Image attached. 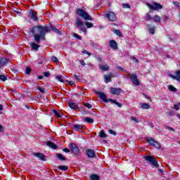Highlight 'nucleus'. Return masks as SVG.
Returning <instances> with one entry per match:
<instances>
[{
  "label": "nucleus",
  "instance_id": "nucleus-22",
  "mask_svg": "<svg viewBox=\"0 0 180 180\" xmlns=\"http://www.w3.org/2000/svg\"><path fill=\"white\" fill-rule=\"evenodd\" d=\"M151 25H148L147 27L150 32V33H151V34H154L155 32V27H150Z\"/></svg>",
  "mask_w": 180,
  "mask_h": 180
},
{
  "label": "nucleus",
  "instance_id": "nucleus-21",
  "mask_svg": "<svg viewBox=\"0 0 180 180\" xmlns=\"http://www.w3.org/2000/svg\"><path fill=\"white\" fill-rule=\"evenodd\" d=\"M146 141L150 144V146H154V143L155 142V140H154L152 138L146 137Z\"/></svg>",
  "mask_w": 180,
  "mask_h": 180
},
{
  "label": "nucleus",
  "instance_id": "nucleus-41",
  "mask_svg": "<svg viewBox=\"0 0 180 180\" xmlns=\"http://www.w3.org/2000/svg\"><path fill=\"white\" fill-rule=\"evenodd\" d=\"M53 113H54L56 117H61V115H60V112L57 110H53Z\"/></svg>",
  "mask_w": 180,
  "mask_h": 180
},
{
  "label": "nucleus",
  "instance_id": "nucleus-8",
  "mask_svg": "<svg viewBox=\"0 0 180 180\" xmlns=\"http://www.w3.org/2000/svg\"><path fill=\"white\" fill-rule=\"evenodd\" d=\"M105 18L108 19V22H115L116 19V14L114 12L110 11L105 14Z\"/></svg>",
  "mask_w": 180,
  "mask_h": 180
},
{
  "label": "nucleus",
  "instance_id": "nucleus-16",
  "mask_svg": "<svg viewBox=\"0 0 180 180\" xmlns=\"http://www.w3.org/2000/svg\"><path fill=\"white\" fill-rule=\"evenodd\" d=\"M113 77V75L112 73H110L108 75H104V79L105 84H108L109 82H112V77Z\"/></svg>",
  "mask_w": 180,
  "mask_h": 180
},
{
  "label": "nucleus",
  "instance_id": "nucleus-10",
  "mask_svg": "<svg viewBox=\"0 0 180 180\" xmlns=\"http://www.w3.org/2000/svg\"><path fill=\"white\" fill-rule=\"evenodd\" d=\"M174 75L172 74H169V78H172V79H176V81H178V82H180V70H176V72H174Z\"/></svg>",
  "mask_w": 180,
  "mask_h": 180
},
{
  "label": "nucleus",
  "instance_id": "nucleus-55",
  "mask_svg": "<svg viewBox=\"0 0 180 180\" xmlns=\"http://www.w3.org/2000/svg\"><path fill=\"white\" fill-rule=\"evenodd\" d=\"M174 6L179 8V3L178 1H173Z\"/></svg>",
  "mask_w": 180,
  "mask_h": 180
},
{
  "label": "nucleus",
  "instance_id": "nucleus-2",
  "mask_svg": "<svg viewBox=\"0 0 180 180\" xmlns=\"http://www.w3.org/2000/svg\"><path fill=\"white\" fill-rule=\"evenodd\" d=\"M76 13H77L79 16H81L82 19H84V20H92V17L82 8H77Z\"/></svg>",
  "mask_w": 180,
  "mask_h": 180
},
{
  "label": "nucleus",
  "instance_id": "nucleus-20",
  "mask_svg": "<svg viewBox=\"0 0 180 180\" xmlns=\"http://www.w3.org/2000/svg\"><path fill=\"white\" fill-rule=\"evenodd\" d=\"M73 129L76 130V131H81V130L84 129V125L75 124H73Z\"/></svg>",
  "mask_w": 180,
  "mask_h": 180
},
{
  "label": "nucleus",
  "instance_id": "nucleus-25",
  "mask_svg": "<svg viewBox=\"0 0 180 180\" xmlns=\"http://www.w3.org/2000/svg\"><path fill=\"white\" fill-rule=\"evenodd\" d=\"M109 102H112V103H115V105H117V106H118V108H122V103L117 102V101H116V100L110 98Z\"/></svg>",
  "mask_w": 180,
  "mask_h": 180
},
{
  "label": "nucleus",
  "instance_id": "nucleus-5",
  "mask_svg": "<svg viewBox=\"0 0 180 180\" xmlns=\"http://www.w3.org/2000/svg\"><path fill=\"white\" fill-rule=\"evenodd\" d=\"M75 25L76 27H79L82 32H83L84 33H86V28L85 27V25H84V22H82L81 18H77L76 19Z\"/></svg>",
  "mask_w": 180,
  "mask_h": 180
},
{
  "label": "nucleus",
  "instance_id": "nucleus-50",
  "mask_svg": "<svg viewBox=\"0 0 180 180\" xmlns=\"http://www.w3.org/2000/svg\"><path fill=\"white\" fill-rule=\"evenodd\" d=\"M130 119H131V120H132L133 122H135V123H139V120L136 119V117H131Z\"/></svg>",
  "mask_w": 180,
  "mask_h": 180
},
{
  "label": "nucleus",
  "instance_id": "nucleus-9",
  "mask_svg": "<svg viewBox=\"0 0 180 180\" xmlns=\"http://www.w3.org/2000/svg\"><path fill=\"white\" fill-rule=\"evenodd\" d=\"M96 94L100 98V99L103 100V102H105V103H108V102H109V99H108V96H106V94H105V93L101 92V91H97Z\"/></svg>",
  "mask_w": 180,
  "mask_h": 180
},
{
  "label": "nucleus",
  "instance_id": "nucleus-51",
  "mask_svg": "<svg viewBox=\"0 0 180 180\" xmlns=\"http://www.w3.org/2000/svg\"><path fill=\"white\" fill-rule=\"evenodd\" d=\"M109 133H110V134H112L113 136H116V131H115L112 129H109Z\"/></svg>",
  "mask_w": 180,
  "mask_h": 180
},
{
  "label": "nucleus",
  "instance_id": "nucleus-43",
  "mask_svg": "<svg viewBox=\"0 0 180 180\" xmlns=\"http://www.w3.org/2000/svg\"><path fill=\"white\" fill-rule=\"evenodd\" d=\"M52 61H53V63H56V64H58V59L57 58V57L56 56H53L51 58Z\"/></svg>",
  "mask_w": 180,
  "mask_h": 180
},
{
  "label": "nucleus",
  "instance_id": "nucleus-15",
  "mask_svg": "<svg viewBox=\"0 0 180 180\" xmlns=\"http://www.w3.org/2000/svg\"><path fill=\"white\" fill-rule=\"evenodd\" d=\"M30 47L32 51H38L39 49H40V45L37 44L35 42H32L30 44Z\"/></svg>",
  "mask_w": 180,
  "mask_h": 180
},
{
  "label": "nucleus",
  "instance_id": "nucleus-54",
  "mask_svg": "<svg viewBox=\"0 0 180 180\" xmlns=\"http://www.w3.org/2000/svg\"><path fill=\"white\" fill-rule=\"evenodd\" d=\"M117 69L119 70V71H126L125 69H123L121 66H117Z\"/></svg>",
  "mask_w": 180,
  "mask_h": 180
},
{
  "label": "nucleus",
  "instance_id": "nucleus-57",
  "mask_svg": "<svg viewBox=\"0 0 180 180\" xmlns=\"http://www.w3.org/2000/svg\"><path fill=\"white\" fill-rule=\"evenodd\" d=\"M13 13H17V15H18L19 16H20V15H22V13L20 11H18L16 10H14Z\"/></svg>",
  "mask_w": 180,
  "mask_h": 180
},
{
  "label": "nucleus",
  "instance_id": "nucleus-30",
  "mask_svg": "<svg viewBox=\"0 0 180 180\" xmlns=\"http://www.w3.org/2000/svg\"><path fill=\"white\" fill-rule=\"evenodd\" d=\"M100 70H102V71H108L109 66H108L107 65H100Z\"/></svg>",
  "mask_w": 180,
  "mask_h": 180
},
{
  "label": "nucleus",
  "instance_id": "nucleus-36",
  "mask_svg": "<svg viewBox=\"0 0 180 180\" xmlns=\"http://www.w3.org/2000/svg\"><path fill=\"white\" fill-rule=\"evenodd\" d=\"M153 147H155V148H161V145L158 142L155 141Z\"/></svg>",
  "mask_w": 180,
  "mask_h": 180
},
{
  "label": "nucleus",
  "instance_id": "nucleus-23",
  "mask_svg": "<svg viewBox=\"0 0 180 180\" xmlns=\"http://www.w3.org/2000/svg\"><path fill=\"white\" fill-rule=\"evenodd\" d=\"M48 27H50V31L52 30L54 32V33H60V30L57 29L56 27L53 26V25H50V26H47Z\"/></svg>",
  "mask_w": 180,
  "mask_h": 180
},
{
  "label": "nucleus",
  "instance_id": "nucleus-39",
  "mask_svg": "<svg viewBox=\"0 0 180 180\" xmlns=\"http://www.w3.org/2000/svg\"><path fill=\"white\" fill-rule=\"evenodd\" d=\"M165 129H166V130H169V131H175V129H174V128L169 127L167 125H164Z\"/></svg>",
  "mask_w": 180,
  "mask_h": 180
},
{
  "label": "nucleus",
  "instance_id": "nucleus-62",
  "mask_svg": "<svg viewBox=\"0 0 180 180\" xmlns=\"http://www.w3.org/2000/svg\"><path fill=\"white\" fill-rule=\"evenodd\" d=\"M0 110H4V105L0 104Z\"/></svg>",
  "mask_w": 180,
  "mask_h": 180
},
{
  "label": "nucleus",
  "instance_id": "nucleus-40",
  "mask_svg": "<svg viewBox=\"0 0 180 180\" xmlns=\"http://www.w3.org/2000/svg\"><path fill=\"white\" fill-rule=\"evenodd\" d=\"M141 106L142 109H150V105L148 103H143Z\"/></svg>",
  "mask_w": 180,
  "mask_h": 180
},
{
  "label": "nucleus",
  "instance_id": "nucleus-29",
  "mask_svg": "<svg viewBox=\"0 0 180 180\" xmlns=\"http://www.w3.org/2000/svg\"><path fill=\"white\" fill-rule=\"evenodd\" d=\"M113 33H115V34H117V36H119V37H122L123 36L122 34V32L119 30H116V29L113 30Z\"/></svg>",
  "mask_w": 180,
  "mask_h": 180
},
{
  "label": "nucleus",
  "instance_id": "nucleus-59",
  "mask_svg": "<svg viewBox=\"0 0 180 180\" xmlns=\"http://www.w3.org/2000/svg\"><path fill=\"white\" fill-rule=\"evenodd\" d=\"M79 63H80L81 65H82V67H85V61L82 60H79Z\"/></svg>",
  "mask_w": 180,
  "mask_h": 180
},
{
  "label": "nucleus",
  "instance_id": "nucleus-56",
  "mask_svg": "<svg viewBox=\"0 0 180 180\" xmlns=\"http://www.w3.org/2000/svg\"><path fill=\"white\" fill-rule=\"evenodd\" d=\"M174 109H175V110H179V105L174 104Z\"/></svg>",
  "mask_w": 180,
  "mask_h": 180
},
{
  "label": "nucleus",
  "instance_id": "nucleus-47",
  "mask_svg": "<svg viewBox=\"0 0 180 180\" xmlns=\"http://www.w3.org/2000/svg\"><path fill=\"white\" fill-rule=\"evenodd\" d=\"M0 80L4 82L6 81V77H5V75H0Z\"/></svg>",
  "mask_w": 180,
  "mask_h": 180
},
{
  "label": "nucleus",
  "instance_id": "nucleus-34",
  "mask_svg": "<svg viewBox=\"0 0 180 180\" xmlns=\"http://www.w3.org/2000/svg\"><path fill=\"white\" fill-rule=\"evenodd\" d=\"M85 122H86V123H94V119H92L89 117H86L85 118Z\"/></svg>",
  "mask_w": 180,
  "mask_h": 180
},
{
  "label": "nucleus",
  "instance_id": "nucleus-46",
  "mask_svg": "<svg viewBox=\"0 0 180 180\" xmlns=\"http://www.w3.org/2000/svg\"><path fill=\"white\" fill-rule=\"evenodd\" d=\"M83 105H84V106H86V108H87L88 109H91V108H92V105L88 103H83Z\"/></svg>",
  "mask_w": 180,
  "mask_h": 180
},
{
  "label": "nucleus",
  "instance_id": "nucleus-7",
  "mask_svg": "<svg viewBox=\"0 0 180 180\" xmlns=\"http://www.w3.org/2000/svg\"><path fill=\"white\" fill-rule=\"evenodd\" d=\"M69 147L70 151H72L75 155H78V154H79V148H78L75 143H70Z\"/></svg>",
  "mask_w": 180,
  "mask_h": 180
},
{
  "label": "nucleus",
  "instance_id": "nucleus-45",
  "mask_svg": "<svg viewBox=\"0 0 180 180\" xmlns=\"http://www.w3.org/2000/svg\"><path fill=\"white\" fill-rule=\"evenodd\" d=\"M122 8L125 9H130V5L127 4H122Z\"/></svg>",
  "mask_w": 180,
  "mask_h": 180
},
{
  "label": "nucleus",
  "instance_id": "nucleus-6",
  "mask_svg": "<svg viewBox=\"0 0 180 180\" xmlns=\"http://www.w3.org/2000/svg\"><path fill=\"white\" fill-rule=\"evenodd\" d=\"M127 77H129V79H131L134 85H136V86L140 85V81H139V79L137 78V75L128 73Z\"/></svg>",
  "mask_w": 180,
  "mask_h": 180
},
{
  "label": "nucleus",
  "instance_id": "nucleus-24",
  "mask_svg": "<svg viewBox=\"0 0 180 180\" xmlns=\"http://www.w3.org/2000/svg\"><path fill=\"white\" fill-rule=\"evenodd\" d=\"M56 157L61 161H67V159L65 158V157H64V155H63V154L61 153H57Z\"/></svg>",
  "mask_w": 180,
  "mask_h": 180
},
{
  "label": "nucleus",
  "instance_id": "nucleus-28",
  "mask_svg": "<svg viewBox=\"0 0 180 180\" xmlns=\"http://www.w3.org/2000/svg\"><path fill=\"white\" fill-rule=\"evenodd\" d=\"M69 108H70V109L75 110L78 108V106L75 103H69Z\"/></svg>",
  "mask_w": 180,
  "mask_h": 180
},
{
  "label": "nucleus",
  "instance_id": "nucleus-48",
  "mask_svg": "<svg viewBox=\"0 0 180 180\" xmlns=\"http://www.w3.org/2000/svg\"><path fill=\"white\" fill-rule=\"evenodd\" d=\"M56 79H57L58 81H59L60 82H64V80L63 79V77H61V76H56Z\"/></svg>",
  "mask_w": 180,
  "mask_h": 180
},
{
  "label": "nucleus",
  "instance_id": "nucleus-27",
  "mask_svg": "<svg viewBox=\"0 0 180 180\" xmlns=\"http://www.w3.org/2000/svg\"><path fill=\"white\" fill-rule=\"evenodd\" d=\"M90 179H91V180H99L100 177H99V175L93 174L90 176Z\"/></svg>",
  "mask_w": 180,
  "mask_h": 180
},
{
  "label": "nucleus",
  "instance_id": "nucleus-42",
  "mask_svg": "<svg viewBox=\"0 0 180 180\" xmlns=\"http://www.w3.org/2000/svg\"><path fill=\"white\" fill-rule=\"evenodd\" d=\"M73 37H75L76 39H78V40H82V37L79 36L77 33L73 34Z\"/></svg>",
  "mask_w": 180,
  "mask_h": 180
},
{
  "label": "nucleus",
  "instance_id": "nucleus-13",
  "mask_svg": "<svg viewBox=\"0 0 180 180\" xmlns=\"http://www.w3.org/2000/svg\"><path fill=\"white\" fill-rule=\"evenodd\" d=\"M122 89L120 88H115V87H112L111 88V90H110V92L111 94H112V95H120V94H122Z\"/></svg>",
  "mask_w": 180,
  "mask_h": 180
},
{
  "label": "nucleus",
  "instance_id": "nucleus-53",
  "mask_svg": "<svg viewBox=\"0 0 180 180\" xmlns=\"http://www.w3.org/2000/svg\"><path fill=\"white\" fill-rule=\"evenodd\" d=\"M90 46H91V47H95L96 49H98V45L96 44H95L94 42H91L90 44Z\"/></svg>",
  "mask_w": 180,
  "mask_h": 180
},
{
  "label": "nucleus",
  "instance_id": "nucleus-52",
  "mask_svg": "<svg viewBox=\"0 0 180 180\" xmlns=\"http://www.w3.org/2000/svg\"><path fill=\"white\" fill-rule=\"evenodd\" d=\"M82 53H83V54H88L89 56H91V53L86 51V50L84 49L83 51H82Z\"/></svg>",
  "mask_w": 180,
  "mask_h": 180
},
{
  "label": "nucleus",
  "instance_id": "nucleus-33",
  "mask_svg": "<svg viewBox=\"0 0 180 180\" xmlns=\"http://www.w3.org/2000/svg\"><path fill=\"white\" fill-rule=\"evenodd\" d=\"M99 136L100 137H101V139H105V137H108V135H106V134L103 131H101L99 132Z\"/></svg>",
  "mask_w": 180,
  "mask_h": 180
},
{
  "label": "nucleus",
  "instance_id": "nucleus-18",
  "mask_svg": "<svg viewBox=\"0 0 180 180\" xmlns=\"http://www.w3.org/2000/svg\"><path fill=\"white\" fill-rule=\"evenodd\" d=\"M110 47H111V49H113L114 50H117V42L115 41V40H111L110 41Z\"/></svg>",
  "mask_w": 180,
  "mask_h": 180
},
{
  "label": "nucleus",
  "instance_id": "nucleus-44",
  "mask_svg": "<svg viewBox=\"0 0 180 180\" xmlns=\"http://www.w3.org/2000/svg\"><path fill=\"white\" fill-rule=\"evenodd\" d=\"M37 89H38V91H39V92H41V94H46V91H44V89H43L40 86H38L37 88Z\"/></svg>",
  "mask_w": 180,
  "mask_h": 180
},
{
  "label": "nucleus",
  "instance_id": "nucleus-49",
  "mask_svg": "<svg viewBox=\"0 0 180 180\" xmlns=\"http://www.w3.org/2000/svg\"><path fill=\"white\" fill-rule=\"evenodd\" d=\"M44 77H46V78H49V77H50V75H51L50 72H45L44 73Z\"/></svg>",
  "mask_w": 180,
  "mask_h": 180
},
{
  "label": "nucleus",
  "instance_id": "nucleus-63",
  "mask_svg": "<svg viewBox=\"0 0 180 180\" xmlns=\"http://www.w3.org/2000/svg\"><path fill=\"white\" fill-rule=\"evenodd\" d=\"M44 77L43 76H38V79H43Z\"/></svg>",
  "mask_w": 180,
  "mask_h": 180
},
{
  "label": "nucleus",
  "instance_id": "nucleus-31",
  "mask_svg": "<svg viewBox=\"0 0 180 180\" xmlns=\"http://www.w3.org/2000/svg\"><path fill=\"white\" fill-rule=\"evenodd\" d=\"M168 89H169V91H171V92H176V91H177L176 88L174 87V86H172V85H169Z\"/></svg>",
  "mask_w": 180,
  "mask_h": 180
},
{
  "label": "nucleus",
  "instance_id": "nucleus-60",
  "mask_svg": "<svg viewBox=\"0 0 180 180\" xmlns=\"http://www.w3.org/2000/svg\"><path fill=\"white\" fill-rule=\"evenodd\" d=\"M64 153H70L71 150H70L68 148H65L63 150Z\"/></svg>",
  "mask_w": 180,
  "mask_h": 180
},
{
  "label": "nucleus",
  "instance_id": "nucleus-14",
  "mask_svg": "<svg viewBox=\"0 0 180 180\" xmlns=\"http://www.w3.org/2000/svg\"><path fill=\"white\" fill-rule=\"evenodd\" d=\"M34 157L37 158H39L41 161H46V155L41 153H32Z\"/></svg>",
  "mask_w": 180,
  "mask_h": 180
},
{
  "label": "nucleus",
  "instance_id": "nucleus-35",
  "mask_svg": "<svg viewBox=\"0 0 180 180\" xmlns=\"http://www.w3.org/2000/svg\"><path fill=\"white\" fill-rule=\"evenodd\" d=\"M153 18L151 17V15H150V13L146 14L145 20L148 21V20H151Z\"/></svg>",
  "mask_w": 180,
  "mask_h": 180
},
{
  "label": "nucleus",
  "instance_id": "nucleus-4",
  "mask_svg": "<svg viewBox=\"0 0 180 180\" xmlns=\"http://www.w3.org/2000/svg\"><path fill=\"white\" fill-rule=\"evenodd\" d=\"M146 5L148 6V8H150L151 11H158L160 9H162L163 8L162 5L155 1L153 2V5L150 4V3H146Z\"/></svg>",
  "mask_w": 180,
  "mask_h": 180
},
{
  "label": "nucleus",
  "instance_id": "nucleus-64",
  "mask_svg": "<svg viewBox=\"0 0 180 180\" xmlns=\"http://www.w3.org/2000/svg\"><path fill=\"white\" fill-rule=\"evenodd\" d=\"M2 130H4V127H2V125H0V131H2Z\"/></svg>",
  "mask_w": 180,
  "mask_h": 180
},
{
  "label": "nucleus",
  "instance_id": "nucleus-32",
  "mask_svg": "<svg viewBox=\"0 0 180 180\" xmlns=\"http://www.w3.org/2000/svg\"><path fill=\"white\" fill-rule=\"evenodd\" d=\"M153 20H154V22H161V17L160 15H155L153 17Z\"/></svg>",
  "mask_w": 180,
  "mask_h": 180
},
{
  "label": "nucleus",
  "instance_id": "nucleus-26",
  "mask_svg": "<svg viewBox=\"0 0 180 180\" xmlns=\"http://www.w3.org/2000/svg\"><path fill=\"white\" fill-rule=\"evenodd\" d=\"M58 169H60L61 171H68V166L59 165Z\"/></svg>",
  "mask_w": 180,
  "mask_h": 180
},
{
  "label": "nucleus",
  "instance_id": "nucleus-37",
  "mask_svg": "<svg viewBox=\"0 0 180 180\" xmlns=\"http://www.w3.org/2000/svg\"><path fill=\"white\" fill-rule=\"evenodd\" d=\"M85 25H86V27H88L89 29H91V27H94V24H92L91 22H89L88 21L85 22Z\"/></svg>",
  "mask_w": 180,
  "mask_h": 180
},
{
  "label": "nucleus",
  "instance_id": "nucleus-11",
  "mask_svg": "<svg viewBox=\"0 0 180 180\" xmlns=\"http://www.w3.org/2000/svg\"><path fill=\"white\" fill-rule=\"evenodd\" d=\"M86 155L89 158H95V157H96V153H95V150L92 149H87L86 150Z\"/></svg>",
  "mask_w": 180,
  "mask_h": 180
},
{
  "label": "nucleus",
  "instance_id": "nucleus-19",
  "mask_svg": "<svg viewBox=\"0 0 180 180\" xmlns=\"http://www.w3.org/2000/svg\"><path fill=\"white\" fill-rule=\"evenodd\" d=\"M8 61H9V60L6 58H0V67H4V65H6Z\"/></svg>",
  "mask_w": 180,
  "mask_h": 180
},
{
  "label": "nucleus",
  "instance_id": "nucleus-17",
  "mask_svg": "<svg viewBox=\"0 0 180 180\" xmlns=\"http://www.w3.org/2000/svg\"><path fill=\"white\" fill-rule=\"evenodd\" d=\"M46 144L49 148H53V150H57L58 146L56 145V143H53L52 141H46Z\"/></svg>",
  "mask_w": 180,
  "mask_h": 180
},
{
  "label": "nucleus",
  "instance_id": "nucleus-3",
  "mask_svg": "<svg viewBox=\"0 0 180 180\" xmlns=\"http://www.w3.org/2000/svg\"><path fill=\"white\" fill-rule=\"evenodd\" d=\"M144 160H146V161H148V162H150V164L153 167H155V168L160 167V165H158V161H157L155 157L153 155H146L144 156Z\"/></svg>",
  "mask_w": 180,
  "mask_h": 180
},
{
  "label": "nucleus",
  "instance_id": "nucleus-1",
  "mask_svg": "<svg viewBox=\"0 0 180 180\" xmlns=\"http://www.w3.org/2000/svg\"><path fill=\"white\" fill-rule=\"evenodd\" d=\"M50 27L48 26H34L30 30V33H32V36H34V41L36 43H40V40H44L46 36V33H49Z\"/></svg>",
  "mask_w": 180,
  "mask_h": 180
},
{
  "label": "nucleus",
  "instance_id": "nucleus-61",
  "mask_svg": "<svg viewBox=\"0 0 180 180\" xmlns=\"http://www.w3.org/2000/svg\"><path fill=\"white\" fill-rule=\"evenodd\" d=\"M67 82H68V84H70V85H74V82H72V81L67 80Z\"/></svg>",
  "mask_w": 180,
  "mask_h": 180
},
{
  "label": "nucleus",
  "instance_id": "nucleus-12",
  "mask_svg": "<svg viewBox=\"0 0 180 180\" xmlns=\"http://www.w3.org/2000/svg\"><path fill=\"white\" fill-rule=\"evenodd\" d=\"M30 18L32 19V20H34V22H37V20H39V18H37V12L34 10H31L30 11Z\"/></svg>",
  "mask_w": 180,
  "mask_h": 180
},
{
  "label": "nucleus",
  "instance_id": "nucleus-58",
  "mask_svg": "<svg viewBox=\"0 0 180 180\" xmlns=\"http://www.w3.org/2000/svg\"><path fill=\"white\" fill-rule=\"evenodd\" d=\"M74 78H75L77 79V81H80L81 79L79 78V75H74Z\"/></svg>",
  "mask_w": 180,
  "mask_h": 180
},
{
  "label": "nucleus",
  "instance_id": "nucleus-38",
  "mask_svg": "<svg viewBox=\"0 0 180 180\" xmlns=\"http://www.w3.org/2000/svg\"><path fill=\"white\" fill-rule=\"evenodd\" d=\"M30 72H32V69L30 67H26L25 68V74H27V75H29L30 74Z\"/></svg>",
  "mask_w": 180,
  "mask_h": 180
}]
</instances>
